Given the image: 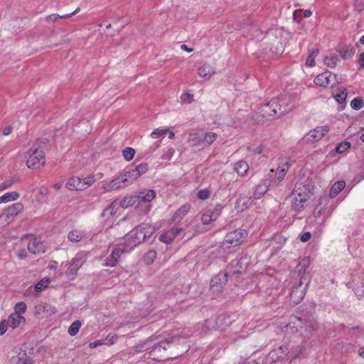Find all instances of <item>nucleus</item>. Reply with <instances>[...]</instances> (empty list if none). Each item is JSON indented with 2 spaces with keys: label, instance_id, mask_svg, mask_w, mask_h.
I'll return each mask as SVG.
<instances>
[{
  "label": "nucleus",
  "instance_id": "nucleus-37",
  "mask_svg": "<svg viewBox=\"0 0 364 364\" xmlns=\"http://www.w3.org/2000/svg\"><path fill=\"white\" fill-rule=\"evenodd\" d=\"M49 282L50 279L48 278H43L34 286L35 291L36 292L42 291L48 287Z\"/></svg>",
  "mask_w": 364,
  "mask_h": 364
},
{
  "label": "nucleus",
  "instance_id": "nucleus-55",
  "mask_svg": "<svg viewBox=\"0 0 364 364\" xmlns=\"http://www.w3.org/2000/svg\"><path fill=\"white\" fill-rule=\"evenodd\" d=\"M93 177H87L83 179L82 184L84 185L85 188L87 186H91L94 182Z\"/></svg>",
  "mask_w": 364,
  "mask_h": 364
},
{
  "label": "nucleus",
  "instance_id": "nucleus-16",
  "mask_svg": "<svg viewBox=\"0 0 364 364\" xmlns=\"http://www.w3.org/2000/svg\"><path fill=\"white\" fill-rule=\"evenodd\" d=\"M182 231L183 230L181 228L174 227L161 234L159 236V240L166 244H170Z\"/></svg>",
  "mask_w": 364,
  "mask_h": 364
},
{
  "label": "nucleus",
  "instance_id": "nucleus-57",
  "mask_svg": "<svg viewBox=\"0 0 364 364\" xmlns=\"http://www.w3.org/2000/svg\"><path fill=\"white\" fill-rule=\"evenodd\" d=\"M306 65L309 67H313L315 65V58L311 55H309L306 60Z\"/></svg>",
  "mask_w": 364,
  "mask_h": 364
},
{
  "label": "nucleus",
  "instance_id": "nucleus-38",
  "mask_svg": "<svg viewBox=\"0 0 364 364\" xmlns=\"http://www.w3.org/2000/svg\"><path fill=\"white\" fill-rule=\"evenodd\" d=\"M80 326H81L80 321H75L70 326V327L68 328V333L72 336H75L78 333Z\"/></svg>",
  "mask_w": 364,
  "mask_h": 364
},
{
  "label": "nucleus",
  "instance_id": "nucleus-10",
  "mask_svg": "<svg viewBox=\"0 0 364 364\" xmlns=\"http://www.w3.org/2000/svg\"><path fill=\"white\" fill-rule=\"evenodd\" d=\"M134 168L129 170L125 173L124 176L117 177L111 181L106 185L105 189L107 191L116 190L121 187L122 183H127L128 184L132 183L138 177Z\"/></svg>",
  "mask_w": 364,
  "mask_h": 364
},
{
  "label": "nucleus",
  "instance_id": "nucleus-34",
  "mask_svg": "<svg viewBox=\"0 0 364 364\" xmlns=\"http://www.w3.org/2000/svg\"><path fill=\"white\" fill-rule=\"evenodd\" d=\"M338 60V57L336 55L326 56L323 58L324 64L329 68H335L337 65Z\"/></svg>",
  "mask_w": 364,
  "mask_h": 364
},
{
  "label": "nucleus",
  "instance_id": "nucleus-39",
  "mask_svg": "<svg viewBox=\"0 0 364 364\" xmlns=\"http://www.w3.org/2000/svg\"><path fill=\"white\" fill-rule=\"evenodd\" d=\"M364 105L363 100L361 97H358L354 98L350 102V107L352 109L355 110H359Z\"/></svg>",
  "mask_w": 364,
  "mask_h": 364
},
{
  "label": "nucleus",
  "instance_id": "nucleus-4",
  "mask_svg": "<svg viewBox=\"0 0 364 364\" xmlns=\"http://www.w3.org/2000/svg\"><path fill=\"white\" fill-rule=\"evenodd\" d=\"M46 144V139L38 141L28 151L26 156V165L28 168H39L45 165L46 159L43 149Z\"/></svg>",
  "mask_w": 364,
  "mask_h": 364
},
{
  "label": "nucleus",
  "instance_id": "nucleus-26",
  "mask_svg": "<svg viewBox=\"0 0 364 364\" xmlns=\"http://www.w3.org/2000/svg\"><path fill=\"white\" fill-rule=\"evenodd\" d=\"M116 206L117 203L115 201H114L103 210L102 213H101V216L105 219V220H109L116 213Z\"/></svg>",
  "mask_w": 364,
  "mask_h": 364
},
{
  "label": "nucleus",
  "instance_id": "nucleus-41",
  "mask_svg": "<svg viewBox=\"0 0 364 364\" xmlns=\"http://www.w3.org/2000/svg\"><path fill=\"white\" fill-rule=\"evenodd\" d=\"M26 309H27V306H26V303H24L23 301L18 302L14 306V314H16L18 315H21L26 312Z\"/></svg>",
  "mask_w": 364,
  "mask_h": 364
},
{
  "label": "nucleus",
  "instance_id": "nucleus-8",
  "mask_svg": "<svg viewBox=\"0 0 364 364\" xmlns=\"http://www.w3.org/2000/svg\"><path fill=\"white\" fill-rule=\"evenodd\" d=\"M286 98H283L282 100L279 98H273L263 107L262 112H268L267 109H272V113H269V117H280L281 116L287 113L291 109V107L283 106V104H284Z\"/></svg>",
  "mask_w": 364,
  "mask_h": 364
},
{
  "label": "nucleus",
  "instance_id": "nucleus-21",
  "mask_svg": "<svg viewBox=\"0 0 364 364\" xmlns=\"http://www.w3.org/2000/svg\"><path fill=\"white\" fill-rule=\"evenodd\" d=\"M66 186L69 190H83L85 189L82 180L78 177H73L66 183Z\"/></svg>",
  "mask_w": 364,
  "mask_h": 364
},
{
  "label": "nucleus",
  "instance_id": "nucleus-36",
  "mask_svg": "<svg viewBox=\"0 0 364 364\" xmlns=\"http://www.w3.org/2000/svg\"><path fill=\"white\" fill-rule=\"evenodd\" d=\"M248 208V200L245 198H240L236 201L235 209L238 212H242Z\"/></svg>",
  "mask_w": 364,
  "mask_h": 364
},
{
  "label": "nucleus",
  "instance_id": "nucleus-53",
  "mask_svg": "<svg viewBox=\"0 0 364 364\" xmlns=\"http://www.w3.org/2000/svg\"><path fill=\"white\" fill-rule=\"evenodd\" d=\"M354 8L358 12L364 11V2L360 0H355L354 1Z\"/></svg>",
  "mask_w": 364,
  "mask_h": 364
},
{
  "label": "nucleus",
  "instance_id": "nucleus-60",
  "mask_svg": "<svg viewBox=\"0 0 364 364\" xmlns=\"http://www.w3.org/2000/svg\"><path fill=\"white\" fill-rule=\"evenodd\" d=\"M311 234L309 232H306L301 235L300 240L306 242L310 240Z\"/></svg>",
  "mask_w": 364,
  "mask_h": 364
},
{
  "label": "nucleus",
  "instance_id": "nucleus-5",
  "mask_svg": "<svg viewBox=\"0 0 364 364\" xmlns=\"http://www.w3.org/2000/svg\"><path fill=\"white\" fill-rule=\"evenodd\" d=\"M216 139L217 134L215 132H207L205 134L193 132L189 134L188 142L193 147L203 149L208 147Z\"/></svg>",
  "mask_w": 364,
  "mask_h": 364
},
{
  "label": "nucleus",
  "instance_id": "nucleus-7",
  "mask_svg": "<svg viewBox=\"0 0 364 364\" xmlns=\"http://www.w3.org/2000/svg\"><path fill=\"white\" fill-rule=\"evenodd\" d=\"M136 196L137 198L136 208H140L139 211L144 214L148 213L151 208L150 202L156 196L155 191L145 189L140 191Z\"/></svg>",
  "mask_w": 364,
  "mask_h": 364
},
{
  "label": "nucleus",
  "instance_id": "nucleus-17",
  "mask_svg": "<svg viewBox=\"0 0 364 364\" xmlns=\"http://www.w3.org/2000/svg\"><path fill=\"white\" fill-rule=\"evenodd\" d=\"M310 263H311L310 257H305L296 265V269H295V273L299 277V279L303 277L307 278V277L306 275V271L309 268Z\"/></svg>",
  "mask_w": 364,
  "mask_h": 364
},
{
  "label": "nucleus",
  "instance_id": "nucleus-63",
  "mask_svg": "<svg viewBox=\"0 0 364 364\" xmlns=\"http://www.w3.org/2000/svg\"><path fill=\"white\" fill-rule=\"evenodd\" d=\"M226 318L224 316H220L217 318L216 321H215V324L218 327H220L223 323V321L225 320Z\"/></svg>",
  "mask_w": 364,
  "mask_h": 364
},
{
  "label": "nucleus",
  "instance_id": "nucleus-48",
  "mask_svg": "<svg viewBox=\"0 0 364 364\" xmlns=\"http://www.w3.org/2000/svg\"><path fill=\"white\" fill-rule=\"evenodd\" d=\"M18 360L21 364H33L32 358L27 355L25 353H23L22 355H19Z\"/></svg>",
  "mask_w": 364,
  "mask_h": 364
},
{
  "label": "nucleus",
  "instance_id": "nucleus-58",
  "mask_svg": "<svg viewBox=\"0 0 364 364\" xmlns=\"http://www.w3.org/2000/svg\"><path fill=\"white\" fill-rule=\"evenodd\" d=\"M14 183L13 180H9L0 184V191H3L10 187Z\"/></svg>",
  "mask_w": 364,
  "mask_h": 364
},
{
  "label": "nucleus",
  "instance_id": "nucleus-32",
  "mask_svg": "<svg viewBox=\"0 0 364 364\" xmlns=\"http://www.w3.org/2000/svg\"><path fill=\"white\" fill-rule=\"evenodd\" d=\"M19 198V194L16 191L8 192L0 196V204L14 201Z\"/></svg>",
  "mask_w": 364,
  "mask_h": 364
},
{
  "label": "nucleus",
  "instance_id": "nucleus-50",
  "mask_svg": "<svg viewBox=\"0 0 364 364\" xmlns=\"http://www.w3.org/2000/svg\"><path fill=\"white\" fill-rule=\"evenodd\" d=\"M213 220H214V219L212 217H210V215L208 213V210H205V211L203 213L201 217L202 223L204 225H208Z\"/></svg>",
  "mask_w": 364,
  "mask_h": 364
},
{
  "label": "nucleus",
  "instance_id": "nucleus-20",
  "mask_svg": "<svg viewBox=\"0 0 364 364\" xmlns=\"http://www.w3.org/2000/svg\"><path fill=\"white\" fill-rule=\"evenodd\" d=\"M329 129L326 126L318 127L309 132L310 137L313 138L316 141H318L323 138L328 132Z\"/></svg>",
  "mask_w": 364,
  "mask_h": 364
},
{
  "label": "nucleus",
  "instance_id": "nucleus-28",
  "mask_svg": "<svg viewBox=\"0 0 364 364\" xmlns=\"http://www.w3.org/2000/svg\"><path fill=\"white\" fill-rule=\"evenodd\" d=\"M214 73L215 70L210 65H203L198 69L199 75L206 79H209Z\"/></svg>",
  "mask_w": 364,
  "mask_h": 364
},
{
  "label": "nucleus",
  "instance_id": "nucleus-22",
  "mask_svg": "<svg viewBox=\"0 0 364 364\" xmlns=\"http://www.w3.org/2000/svg\"><path fill=\"white\" fill-rule=\"evenodd\" d=\"M290 162L288 160H286L284 162H282L277 168V171L276 173V176L279 181H282L286 176L287 171L290 168Z\"/></svg>",
  "mask_w": 364,
  "mask_h": 364
},
{
  "label": "nucleus",
  "instance_id": "nucleus-45",
  "mask_svg": "<svg viewBox=\"0 0 364 364\" xmlns=\"http://www.w3.org/2000/svg\"><path fill=\"white\" fill-rule=\"evenodd\" d=\"M168 132V129H156L151 133V136L153 139H157V138H159V137L165 135Z\"/></svg>",
  "mask_w": 364,
  "mask_h": 364
},
{
  "label": "nucleus",
  "instance_id": "nucleus-44",
  "mask_svg": "<svg viewBox=\"0 0 364 364\" xmlns=\"http://www.w3.org/2000/svg\"><path fill=\"white\" fill-rule=\"evenodd\" d=\"M347 95L346 89H343L339 93L336 94L334 95V98L338 103L341 104L346 101Z\"/></svg>",
  "mask_w": 364,
  "mask_h": 364
},
{
  "label": "nucleus",
  "instance_id": "nucleus-59",
  "mask_svg": "<svg viewBox=\"0 0 364 364\" xmlns=\"http://www.w3.org/2000/svg\"><path fill=\"white\" fill-rule=\"evenodd\" d=\"M105 344V342L104 340H97L90 343V348H95L99 346Z\"/></svg>",
  "mask_w": 364,
  "mask_h": 364
},
{
  "label": "nucleus",
  "instance_id": "nucleus-64",
  "mask_svg": "<svg viewBox=\"0 0 364 364\" xmlns=\"http://www.w3.org/2000/svg\"><path fill=\"white\" fill-rule=\"evenodd\" d=\"M17 255H18V257L19 259H24V258H26L27 257V252H26V251L24 249H22V250L18 251Z\"/></svg>",
  "mask_w": 364,
  "mask_h": 364
},
{
  "label": "nucleus",
  "instance_id": "nucleus-9",
  "mask_svg": "<svg viewBox=\"0 0 364 364\" xmlns=\"http://www.w3.org/2000/svg\"><path fill=\"white\" fill-rule=\"evenodd\" d=\"M247 233L244 230H236L228 232L223 242V247L228 249L240 245L246 238Z\"/></svg>",
  "mask_w": 364,
  "mask_h": 364
},
{
  "label": "nucleus",
  "instance_id": "nucleus-24",
  "mask_svg": "<svg viewBox=\"0 0 364 364\" xmlns=\"http://www.w3.org/2000/svg\"><path fill=\"white\" fill-rule=\"evenodd\" d=\"M124 250L120 248H117L112 251L111 255L107 259V265L114 267L117 264L119 258Z\"/></svg>",
  "mask_w": 364,
  "mask_h": 364
},
{
  "label": "nucleus",
  "instance_id": "nucleus-1",
  "mask_svg": "<svg viewBox=\"0 0 364 364\" xmlns=\"http://www.w3.org/2000/svg\"><path fill=\"white\" fill-rule=\"evenodd\" d=\"M181 337L178 336L162 338L161 336L151 337L147 341L135 346L136 352L149 350V358L154 360H165L169 357L165 355V351L172 343L178 342Z\"/></svg>",
  "mask_w": 364,
  "mask_h": 364
},
{
  "label": "nucleus",
  "instance_id": "nucleus-33",
  "mask_svg": "<svg viewBox=\"0 0 364 364\" xmlns=\"http://www.w3.org/2000/svg\"><path fill=\"white\" fill-rule=\"evenodd\" d=\"M137 204V198L136 196H127L120 202V205L123 208H127Z\"/></svg>",
  "mask_w": 364,
  "mask_h": 364
},
{
  "label": "nucleus",
  "instance_id": "nucleus-23",
  "mask_svg": "<svg viewBox=\"0 0 364 364\" xmlns=\"http://www.w3.org/2000/svg\"><path fill=\"white\" fill-rule=\"evenodd\" d=\"M346 187V182L344 181H338L333 183L331 186L329 197L333 198L337 196Z\"/></svg>",
  "mask_w": 364,
  "mask_h": 364
},
{
  "label": "nucleus",
  "instance_id": "nucleus-62",
  "mask_svg": "<svg viewBox=\"0 0 364 364\" xmlns=\"http://www.w3.org/2000/svg\"><path fill=\"white\" fill-rule=\"evenodd\" d=\"M348 346H350L349 344L346 343V348L344 349L345 348V343H338L337 345H336V349L337 350H341V351H346L348 350Z\"/></svg>",
  "mask_w": 364,
  "mask_h": 364
},
{
  "label": "nucleus",
  "instance_id": "nucleus-6",
  "mask_svg": "<svg viewBox=\"0 0 364 364\" xmlns=\"http://www.w3.org/2000/svg\"><path fill=\"white\" fill-rule=\"evenodd\" d=\"M86 260L87 253L85 252L77 253L70 262L65 264V267H67L65 272L66 277L71 280L74 279L77 274V271L85 263Z\"/></svg>",
  "mask_w": 364,
  "mask_h": 364
},
{
  "label": "nucleus",
  "instance_id": "nucleus-18",
  "mask_svg": "<svg viewBox=\"0 0 364 364\" xmlns=\"http://www.w3.org/2000/svg\"><path fill=\"white\" fill-rule=\"evenodd\" d=\"M336 50L343 59L351 58L355 52V49L351 45L346 44H338Z\"/></svg>",
  "mask_w": 364,
  "mask_h": 364
},
{
  "label": "nucleus",
  "instance_id": "nucleus-43",
  "mask_svg": "<svg viewBox=\"0 0 364 364\" xmlns=\"http://www.w3.org/2000/svg\"><path fill=\"white\" fill-rule=\"evenodd\" d=\"M38 311H43L46 314V316H50L55 313V309L48 304L40 305L38 306Z\"/></svg>",
  "mask_w": 364,
  "mask_h": 364
},
{
  "label": "nucleus",
  "instance_id": "nucleus-30",
  "mask_svg": "<svg viewBox=\"0 0 364 364\" xmlns=\"http://www.w3.org/2000/svg\"><path fill=\"white\" fill-rule=\"evenodd\" d=\"M223 209V205L220 203H217L214 207H209L206 210H208V213L210 215L214 220H215L221 214V212Z\"/></svg>",
  "mask_w": 364,
  "mask_h": 364
},
{
  "label": "nucleus",
  "instance_id": "nucleus-56",
  "mask_svg": "<svg viewBox=\"0 0 364 364\" xmlns=\"http://www.w3.org/2000/svg\"><path fill=\"white\" fill-rule=\"evenodd\" d=\"M303 17L302 10H297L294 12V21L299 22Z\"/></svg>",
  "mask_w": 364,
  "mask_h": 364
},
{
  "label": "nucleus",
  "instance_id": "nucleus-15",
  "mask_svg": "<svg viewBox=\"0 0 364 364\" xmlns=\"http://www.w3.org/2000/svg\"><path fill=\"white\" fill-rule=\"evenodd\" d=\"M28 250L34 255H39L46 252L45 245L37 237H33L29 240Z\"/></svg>",
  "mask_w": 364,
  "mask_h": 364
},
{
  "label": "nucleus",
  "instance_id": "nucleus-13",
  "mask_svg": "<svg viewBox=\"0 0 364 364\" xmlns=\"http://www.w3.org/2000/svg\"><path fill=\"white\" fill-rule=\"evenodd\" d=\"M314 82L316 85L321 87H327L328 85H334L336 82H339L337 79V75L333 74L329 71H326L323 73L318 75Z\"/></svg>",
  "mask_w": 364,
  "mask_h": 364
},
{
  "label": "nucleus",
  "instance_id": "nucleus-49",
  "mask_svg": "<svg viewBox=\"0 0 364 364\" xmlns=\"http://www.w3.org/2000/svg\"><path fill=\"white\" fill-rule=\"evenodd\" d=\"M117 340V336L114 333H109L107 336V337L104 339L105 344L112 345Z\"/></svg>",
  "mask_w": 364,
  "mask_h": 364
},
{
  "label": "nucleus",
  "instance_id": "nucleus-25",
  "mask_svg": "<svg viewBox=\"0 0 364 364\" xmlns=\"http://www.w3.org/2000/svg\"><path fill=\"white\" fill-rule=\"evenodd\" d=\"M233 168L238 175L244 176L249 170V165L245 161L240 160L234 164Z\"/></svg>",
  "mask_w": 364,
  "mask_h": 364
},
{
  "label": "nucleus",
  "instance_id": "nucleus-3",
  "mask_svg": "<svg viewBox=\"0 0 364 364\" xmlns=\"http://www.w3.org/2000/svg\"><path fill=\"white\" fill-rule=\"evenodd\" d=\"M154 229L148 224H142L132 230L127 235V247L130 250L136 245L149 238L154 233Z\"/></svg>",
  "mask_w": 364,
  "mask_h": 364
},
{
  "label": "nucleus",
  "instance_id": "nucleus-40",
  "mask_svg": "<svg viewBox=\"0 0 364 364\" xmlns=\"http://www.w3.org/2000/svg\"><path fill=\"white\" fill-rule=\"evenodd\" d=\"M134 154H135V150L132 147H126L122 151V156L124 158V159L127 161L132 160L134 158Z\"/></svg>",
  "mask_w": 364,
  "mask_h": 364
},
{
  "label": "nucleus",
  "instance_id": "nucleus-19",
  "mask_svg": "<svg viewBox=\"0 0 364 364\" xmlns=\"http://www.w3.org/2000/svg\"><path fill=\"white\" fill-rule=\"evenodd\" d=\"M9 326L14 329L18 327L21 323H26L25 318L21 315H18L16 314H11L8 318L6 319Z\"/></svg>",
  "mask_w": 364,
  "mask_h": 364
},
{
  "label": "nucleus",
  "instance_id": "nucleus-31",
  "mask_svg": "<svg viewBox=\"0 0 364 364\" xmlns=\"http://www.w3.org/2000/svg\"><path fill=\"white\" fill-rule=\"evenodd\" d=\"M268 191V185L265 183H260L256 187L253 197L255 199L261 198Z\"/></svg>",
  "mask_w": 364,
  "mask_h": 364
},
{
  "label": "nucleus",
  "instance_id": "nucleus-54",
  "mask_svg": "<svg viewBox=\"0 0 364 364\" xmlns=\"http://www.w3.org/2000/svg\"><path fill=\"white\" fill-rule=\"evenodd\" d=\"M215 326L214 322L210 320H207L204 324L203 332L206 333L208 331L213 328Z\"/></svg>",
  "mask_w": 364,
  "mask_h": 364
},
{
  "label": "nucleus",
  "instance_id": "nucleus-51",
  "mask_svg": "<svg viewBox=\"0 0 364 364\" xmlns=\"http://www.w3.org/2000/svg\"><path fill=\"white\" fill-rule=\"evenodd\" d=\"M197 196L201 200H205L210 196V191L206 188L200 190L198 192Z\"/></svg>",
  "mask_w": 364,
  "mask_h": 364
},
{
  "label": "nucleus",
  "instance_id": "nucleus-42",
  "mask_svg": "<svg viewBox=\"0 0 364 364\" xmlns=\"http://www.w3.org/2000/svg\"><path fill=\"white\" fill-rule=\"evenodd\" d=\"M156 257V252L154 250L149 251L144 256V262L151 264Z\"/></svg>",
  "mask_w": 364,
  "mask_h": 364
},
{
  "label": "nucleus",
  "instance_id": "nucleus-61",
  "mask_svg": "<svg viewBox=\"0 0 364 364\" xmlns=\"http://www.w3.org/2000/svg\"><path fill=\"white\" fill-rule=\"evenodd\" d=\"M58 19H60L58 14H50L46 17V20L48 22H55Z\"/></svg>",
  "mask_w": 364,
  "mask_h": 364
},
{
  "label": "nucleus",
  "instance_id": "nucleus-46",
  "mask_svg": "<svg viewBox=\"0 0 364 364\" xmlns=\"http://www.w3.org/2000/svg\"><path fill=\"white\" fill-rule=\"evenodd\" d=\"M138 177H139L141 174L144 173L147 171V164L145 163H141L138 166L134 168Z\"/></svg>",
  "mask_w": 364,
  "mask_h": 364
},
{
  "label": "nucleus",
  "instance_id": "nucleus-29",
  "mask_svg": "<svg viewBox=\"0 0 364 364\" xmlns=\"http://www.w3.org/2000/svg\"><path fill=\"white\" fill-rule=\"evenodd\" d=\"M85 237V234L79 230H71L68 234V239L72 242H77Z\"/></svg>",
  "mask_w": 364,
  "mask_h": 364
},
{
  "label": "nucleus",
  "instance_id": "nucleus-47",
  "mask_svg": "<svg viewBox=\"0 0 364 364\" xmlns=\"http://www.w3.org/2000/svg\"><path fill=\"white\" fill-rule=\"evenodd\" d=\"M180 100L181 103L190 104L193 100V95L190 94L189 92H184L181 95Z\"/></svg>",
  "mask_w": 364,
  "mask_h": 364
},
{
  "label": "nucleus",
  "instance_id": "nucleus-11",
  "mask_svg": "<svg viewBox=\"0 0 364 364\" xmlns=\"http://www.w3.org/2000/svg\"><path fill=\"white\" fill-rule=\"evenodd\" d=\"M23 210V205L20 202L9 205L0 215V224L2 225L9 224Z\"/></svg>",
  "mask_w": 364,
  "mask_h": 364
},
{
  "label": "nucleus",
  "instance_id": "nucleus-12",
  "mask_svg": "<svg viewBox=\"0 0 364 364\" xmlns=\"http://www.w3.org/2000/svg\"><path fill=\"white\" fill-rule=\"evenodd\" d=\"M309 284V279L303 277L300 279L298 284L293 287L289 296L294 304H299L304 297Z\"/></svg>",
  "mask_w": 364,
  "mask_h": 364
},
{
  "label": "nucleus",
  "instance_id": "nucleus-52",
  "mask_svg": "<svg viewBox=\"0 0 364 364\" xmlns=\"http://www.w3.org/2000/svg\"><path fill=\"white\" fill-rule=\"evenodd\" d=\"M9 327L10 326L6 319L1 321L0 322V336L4 335Z\"/></svg>",
  "mask_w": 364,
  "mask_h": 364
},
{
  "label": "nucleus",
  "instance_id": "nucleus-2",
  "mask_svg": "<svg viewBox=\"0 0 364 364\" xmlns=\"http://www.w3.org/2000/svg\"><path fill=\"white\" fill-rule=\"evenodd\" d=\"M314 184L309 178H301L295 184L291 194V208L300 211L306 205L307 201L314 194Z\"/></svg>",
  "mask_w": 364,
  "mask_h": 364
},
{
  "label": "nucleus",
  "instance_id": "nucleus-14",
  "mask_svg": "<svg viewBox=\"0 0 364 364\" xmlns=\"http://www.w3.org/2000/svg\"><path fill=\"white\" fill-rule=\"evenodd\" d=\"M228 282V274L224 272H219L210 281V287L213 291H220Z\"/></svg>",
  "mask_w": 364,
  "mask_h": 364
},
{
  "label": "nucleus",
  "instance_id": "nucleus-27",
  "mask_svg": "<svg viewBox=\"0 0 364 364\" xmlns=\"http://www.w3.org/2000/svg\"><path fill=\"white\" fill-rule=\"evenodd\" d=\"M190 210L189 204H184L181 208H179L175 213L173 216V221L179 222L181 221L183 217L188 213Z\"/></svg>",
  "mask_w": 364,
  "mask_h": 364
},
{
  "label": "nucleus",
  "instance_id": "nucleus-35",
  "mask_svg": "<svg viewBox=\"0 0 364 364\" xmlns=\"http://www.w3.org/2000/svg\"><path fill=\"white\" fill-rule=\"evenodd\" d=\"M351 144L350 142L347 141H343L342 142L338 143L335 148V151L338 154H343L348 149H350Z\"/></svg>",
  "mask_w": 364,
  "mask_h": 364
}]
</instances>
